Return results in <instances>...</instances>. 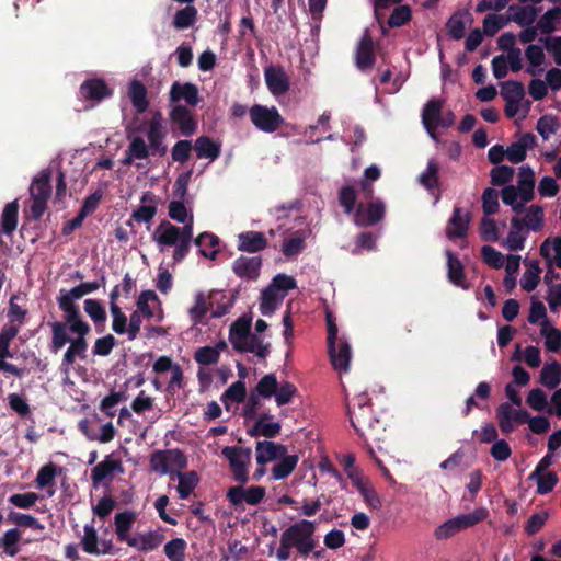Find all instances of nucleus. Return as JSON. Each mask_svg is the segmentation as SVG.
Returning <instances> with one entry per match:
<instances>
[{
    "mask_svg": "<svg viewBox=\"0 0 561 561\" xmlns=\"http://www.w3.org/2000/svg\"><path fill=\"white\" fill-rule=\"evenodd\" d=\"M561 20V8L549 9L537 22V27L542 34H550L556 31V23Z\"/></svg>",
    "mask_w": 561,
    "mask_h": 561,
    "instance_id": "5fc2aeb1",
    "label": "nucleus"
},
{
    "mask_svg": "<svg viewBox=\"0 0 561 561\" xmlns=\"http://www.w3.org/2000/svg\"><path fill=\"white\" fill-rule=\"evenodd\" d=\"M84 311L95 324L96 331L102 332L106 322V311L102 304L96 299H85L83 305Z\"/></svg>",
    "mask_w": 561,
    "mask_h": 561,
    "instance_id": "58836bf2",
    "label": "nucleus"
},
{
    "mask_svg": "<svg viewBox=\"0 0 561 561\" xmlns=\"http://www.w3.org/2000/svg\"><path fill=\"white\" fill-rule=\"evenodd\" d=\"M261 265L260 257L240 256L233 262L232 270L241 278L256 279L260 275Z\"/></svg>",
    "mask_w": 561,
    "mask_h": 561,
    "instance_id": "c756f323",
    "label": "nucleus"
},
{
    "mask_svg": "<svg viewBox=\"0 0 561 561\" xmlns=\"http://www.w3.org/2000/svg\"><path fill=\"white\" fill-rule=\"evenodd\" d=\"M150 467L154 472L167 474L172 468L183 470L187 467V458L184 453L178 448L154 450L150 455Z\"/></svg>",
    "mask_w": 561,
    "mask_h": 561,
    "instance_id": "6e6552de",
    "label": "nucleus"
},
{
    "mask_svg": "<svg viewBox=\"0 0 561 561\" xmlns=\"http://www.w3.org/2000/svg\"><path fill=\"white\" fill-rule=\"evenodd\" d=\"M221 455L229 461L232 478L240 484L249 481L248 467L251 462L252 450L248 447L226 446Z\"/></svg>",
    "mask_w": 561,
    "mask_h": 561,
    "instance_id": "423d86ee",
    "label": "nucleus"
},
{
    "mask_svg": "<svg viewBox=\"0 0 561 561\" xmlns=\"http://www.w3.org/2000/svg\"><path fill=\"white\" fill-rule=\"evenodd\" d=\"M508 22L503 15L490 13L483 19V31L482 33L486 36H494L502 27Z\"/></svg>",
    "mask_w": 561,
    "mask_h": 561,
    "instance_id": "774afa93",
    "label": "nucleus"
},
{
    "mask_svg": "<svg viewBox=\"0 0 561 561\" xmlns=\"http://www.w3.org/2000/svg\"><path fill=\"white\" fill-rule=\"evenodd\" d=\"M179 479L178 493L180 499H187L194 489L197 486L199 482V478L196 471H187L181 472V470L176 473Z\"/></svg>",
    "mask_w": 561,
    "mask_h": 561,
    "instance_id": "c03bdc74",
    "label": "nucleus"
},
{
    "mask_svg": "<svg viewBox=\"0 0 561 561\" xmlns=\"http://www.w3.org/2000/svg\"><path fill=\"white\" fill-rule=\"evenodd\" d=\"M66 323L69 324V330L71 333L78 334L77 339L70 341V346L64 354L62 366H66L68 368L70 365L75 363L76 357H85V352L88 348L85 335L90 333L91 328L89 323L85 322L82 318H77L75 320H66Z\"/></svg>",
    "mask_w": 561,
    "mask_h": 561,
    "instance_id": "39448f33",
    "label": "nucleus"
},
{
    "mask_svg": "<svg viewBox=\"0 0 561 561\" xmlns=\"http://www.w3.org/2000/svg\"><path fill=\"white\" fill-rule=\"evenodd\" d=\"M251 329V321L244 317L236 320L229 330V340L232 344V341H241L243 339L249 337Z\"/></svg>",
    "mask_w": 561,
    "mask_h": 561,
    "instance_id": "69168bd1",
    "label": "nucleus"
},
{
    "mask_svg": "<svg viewBox=\"0 0 561 561\" xmlns=\"http://www.w3.org/2000/svg\"><path fill=\"white\" fill-rule=\"evenodd\" d=\"M251 123L261 131L266 134L275 133L285 123L283 116L275 106L267 107L262 104H254L249 108Z\"/></svg>",
    "mask_w": 561,
    "mask_h": 561,
    "instance_id": "0eeeda50",
    "label": "nucleus"
},
{
    "mask_svg": "<svg viewBox=\"0 0 561 561\" xmlns=\"http://www.w3.org/2000/svg\"><path fill=\"white\" fill-rule=\"evenodd\" d=\"M247 397V388L245 383L241 380H238L230 385L228 389L221 394V401L228 409L227 401L230 400L236 403H241L245 400Z\"/></svg>",
    "mask_w": 561,
    "mask_h": 561,
    "instance_id": "13d9d810",
    "label": "nucleus"
},
{
    "mask_svg": "<svg viewBox=\"0 0 561 561\" xmlns=\"http://www.w3.org/2000/svg\"><path fill=\"white\" fill-rule=\"evenodd\" d=\"M443 104V100L432 99L424 105L422 111V123L426 131L433 138H435V130L437 129V123L440 118Z\"/></svg>",
    "mask_w": 561,
    "mask_h": 561,
    "instance_id": "a878e982",
    "label": "nucleus"
},
{
    "mask_svg": "<svg viewBox=\"0 0 561 561\" xmlns=\"http://www.w3.org/2000/svg\"><path fill=\"white\" fill-rule=\"evenodd\" d=\"M278 381L274 374H267L263 376L255 387V394L264 399H270L275 396L277 390Z\"/></svg>",
    "mask_w": 561,
    "mask_h": 561,
    "instance_id": "4d7b16f0",
    "label": "nucleus"
},
{
    "mask_svg": "<svg viewBox=\"0 0 561 561\" xmlns=\"http://www.w3.org/2000/svg\"><path fill=\"white\" fill-rule=\"evenodd\" d=\"M162 116L158 112L148 123L147 137L149 141V149L152 156L158 154L162 157L167 153L168 148L163 144L165 138V133L162 128Z\"/></svg>",
    "mask_w": 561,
    "mask_h": 561,
    "instance_id": "2eb2a0df",
    "label": "nucleus"
},
{
    "mask_svg": "<svg viewBox=\"0 0 561 561\" xmlns=\"http://www.w3.org/2000/svg\"><path fill=\"white\" fill-rule=\"evenodd\" d=\"M128 95L136 112L141 114L148 110L149 101L147 98V88L139 80H134L129 84Z\"/></svg>",
    "mask_w": 561,
    "mask_h": 561,
    "instance_id": "e433bc0d",
    "label": "nucleus"
},
{
    "mask_svg": "<svg viewBox=\"0 0 561 561\" xmlns=\"http://www.w3.org/2000/svg\"><path fill=\"white\" fill-rule=\"evenodd\" d=\"M21 530L19 528L8 529L0 538V548L8 557H15L20 552L19 542L21 540Z\"/></svg>",
    "mask_w": 561,
    "mask_h": 561,
    "instance_id": "79ce46f5",
    "label": "nucleus"
},
{
    "mask_svg": "<svg viewBox=\"0 0 561 561\" xmlns=\"http://www.w3.org/2000/svg\"><path fill=\"white\" fill-rule=\"evenodd\" d=\"M447 257V278L448 280L462 289H468L469 284L466 280L465 267L458 256L450 250L446 251Z\"/></svg>",
    "mask_w": 561,
    "mask_h": 561,
    "instance_id": "393cba45",
    "label": "nucleus"
},
{
    "mask_svg": "<svg viewBox=\"0 0 561 561\" xmlns=\"http://www.w3.org/2000/svg\"><path fill=\"white\" fill-rule=\"evenodd\" d=\"M100 287L101 283L99 282H87L75 286L69 291L60 290V295L56 299L59 309L64 312L65 320L82 318L79 306L76 305L75 300L98 290Z\"/></svg>",
    "mask_w": 561,
    "mask_h": 561,
    "instance_id": "20e7f679",
    "label": "nucleus"
},
{
    "mask_svg": "<svg viewBox=\"0 0 561 561\" xmlns=\"http://www.w3.org/2000/svg\"><path fill=\"white\" fill-rule=\"evenodd\" d=\"M280 461L275 463L272 469L274 480L286 479L296 468L299 457L297 455H285L279 458Z\"/></svg>",
    "mask_w": 561,
    "mask_h": 561,
    "instance_id": "de8ad7c7",
    "label": "nucleus"
},
{
    "mask_svg": "<svg viewBox=\"0 0 561 561\" xmlns=\"http://www.w3.org/2000/svg\"><path fill=\"white\" fill-rule=\"evenodd\" d=\"M284 294L279 295L273 287L267 286L262 290L260 311L263 316H271L283 300Z\"/></svg>",
    "mask_w": 561,
    "mask_h": 561,
    "instance_id": "37998d69",
    "label": "nucleus"
},
{
    "mask_svg": "<svg viewBox=\"0 0 561 561\" xmlns=\"http://www.w3.org/2000/svg\"><path fill=\"white\" fill-rule=\"evenodd\" d=\"M114 471H123V465L121 459L113 458L112 455H107L104 460L99 462L91 472V479L94 484L101 483Z\"/></svg>",
    "mask_w": 561,
    "mask_h": 561,
    "instance_id": "7c9ffc66",
    "label": "nucleus"
},
{
    "mask_svg": "<svg viewBox=\"0 0 561 561\" xmlns=\"http://www.w3.org/2000/svg\"><path fill=\"white\" fill-rule=\"evenodd\" d=\"M541 334L546 337L545 345L550 352H559L561 350V331L556 328L549 329V321L543 320L541 323Z\"/></svg>",
    "mask_w": 561,
    "mask_h": 561,
    "instance_id": "6e6d98bb",
    "label": "nucleus"
},
{
    "mask_svg": "<svg viewBox=\"0 0 561 561\" xmlns=\"http://www.w3.org/2000/svg\"><path fill=\"white\" fill-rule=\"evenodd\" d=\"M180 227L172 225L168 220H162L151 238L162 250L164 247L175 245L180 240Z\"/></svg>",
    "mask_w": 561,
    "mask_h": 561,
    "instance_id": "5701e85b",
    "label": "nucleus"
},
{
    "mask_svg": "<svg viewBox=\"0 0 561 561\" xmlns=\"http://www.w3.org/2000/svg\"><path fill=\"white\" fill-rule=\"evenodd\" d=\"M438 164L430 160L426 170L419 178L420 183L428 191L438 187Z\"/></svg>",
    "mask_w": 561,
    "mask_h": 561,
    "instance_id": "e2e57ef3",
    "label": "nucleus"
},
{
    "mask_svg": "<svg viewBox=\"0 0 561 561\" xmlns=\"http://www.w3.org/2000/svg\"><path fill=\"white\" fill-rule=\"evenodd\" d=\"M142 127L138 126L135 129L126 128L127 139L129 140V145L125 150V156L121 160L123 165H131L134 160H144L147 159L151 153L149 146L146 144L142 137L134 136V131H141Z\"/></svg>",
    "mask_w": 561,
    "mask_h": 561,
    "instance_id": "f8f14e48",
    "label": "nucleus"
},
{
    "mask_svg": "<svg viewBox=\"0 0 561 561\" xmlns=\"http://www.w3.org/2000/svg\"><path fill=\"white\" fill-rule=\"evenodd\" d=\"M169 99L171 103H178L183 100L190 106H196L201 101L198 89L194 83H181L179 81L173 82L171 85Z\"/></svg>",
    "mask_w": 561,
    "mask_h": 561,
    "instance_id": "aec40b11",
    "label": "nucleus"
},
{
    "mask_svg": "<svg viewBox=\"0 0 561 561\" xmlns=\"http://www.w3.org/2000/svg\"><path fill=\"white\" fill-rule=\"evenodd\" d=\"M282 424L279 422H255L254 425L248 430L251 437L263 436L265 438H275L280 434Z\"/></svg>",
    "mask_w": 561,
    "mask_h": 561,
    "instance_id": "8fccbe9b",
    "label": "nucleus"
},
{
    "mask_svg": "<svg viewBox=\"0 0 561 561\" xmlns=\"http://www.w3.org/2000/svg\"><path fill=\"white\" fill-rule=\"evenodd\" d=\"M330 362L335 370L347 371L352 357V351L346 340H339L333 348H328Z\"/></svg>",
    "mask_w": 561,
    "mask_h": 561,
    "instance_id": "4be33fe9",
    "label": "nucleus"
},
{
    "mask_svg": "<svg viewBox=\"0 0 561 561\" xmlns=\"http://www.w3.org/2000/svg\"><path fill=\"white\" fill-rule=\"evenodd\" d=\"M208 299L211 308V318H221L232 308L234 296L228 298L221 290H210Z\"/></svg>",
    "mask_w": 561,
    "mask_h": 561,
    "instance_id": "72a5a7b5",
    "label": "nucleus"
},
{
    "mask_svg": "<svg viewBox=\"0 0 561 561\" xmlns=\"http://www.w3.org/2000/svg\"><path fill=\"white\" fill-rule=\"evenodd\" d=\"M264 77L266 85L274 96H280L288 92L289 79L282 67H266Z\"/></svg>",
    "mask_w": 561,
    "mask_h": 561,
    "instance_id": "a211bd4d",
    "label": "nucleus"
},
{
    "mask_svg": "<svg viewBox=\"0 0 561 561\" xmlns=\"http://www.w3.org/2000/svg\"><path fill=\"white\" fill-rule=\"evenodd\" d=\"M241 485L231 486L226 493V497L233 507H239L243 503L249 505H257L262 502L265 496V488L260 485H252L249 489H244Z\"/></svg>",
    "mask_w": 561,
    "mask_h": 561,
    "instance_id": "9d476101",
    "label": "nucleus"
},
{
    "mask_svg": "<svg viewBox=\"0 0 561 561\" xmlns=\"http://www.w3.org/2000/svg\"><path fill=\"white\" fill-rule=\"evenodd\" d=\"M18 333L19 327L12 324H4L0 330V370L22 378L27 373L26 368H20L5 360V358L13 357V354L10 352V345Z\"/></svg>",
    "mask_w": 561,
    "mask_h": 561,
    "instance_id": "1a4fd4ad",
    "label": "nucleus"
},
{
    "mask_svg": "<svg viewBox=\"0 0 561 561\" xmlns=\"http://www.w3.org/2000/svg\"><path fill=\"white\" fill-rule=\"evenodd\" d=\"M18 215H19V203L18 201H12L8 203L1 215V231L10 236L16 229L18 225Z\"/></svg>",
    "mask_w": 561,
    "mask_h": 561,
    "instance_id": "ea45409f",
    "label": "nucleus"
},
{
    "mask_svg": "<svg viewBox=\"0 0 561 561\" xmlns=\"http://www.w3.org/2000/svg\"><path fill=\"white\" fill-rule=\"evenodd\" d=\"M470 222V214L459 207H455L448 221L446 234L449 239L463 238L467 236Z\"/></svg>",
    "mask_w": 561,
    "mask_h": 561,
    "instance_id": "b1692460",
    "label": "nucleus"
},
{
    "mask_svg": "<svg viewBox=\"0 0 561 561\" xmlns=\"http://www.w3.org/2000/svg\"><path fill=\"white\" fill-rule=\"evenodd\" d=\"M79 92L82 99L93 103H100L113 94V90L108 84L103 79L98 78L83 81Z\"/></svg>",
    "mask_w": 561,
    "mask_h": 561,
    "instance_id": "f3484780",
    "label": "nucleus"
},
{
    "mask_svg": "<svg viewBox=\"0 0 561 561\" xmlns=\"http://www.w3.org/2000/svg\"><path fill=\"white\" fill-rule=\"evenodd\" d=\"M535 173L529 165H523L518 173V187L520 199L528 203L534 198Z\"/></svg>",
    "mask_w": 561,
    "mask_h": 561,
    "instance_id": "f704fd0d",
    "label": "nucleus"
},
{
    "mask_svg": "<svg viewBox=\"0 0 561 561\" xmlns=\"http://www.w3.org/2000/svg\"><path fill=\"white\" fill-rule=\"evenodd\" d=\"M62 468L58 467L54 462H48L43 466L36 476L35 483L38 489L49 488L47 490V496L51 497L55 494V490L53 489L55 478L60 474Z\"/></svg>",
    "mask_w": 561,
    "mask_h": 561,
    "instance_id": "473e14b6",
    "label": "nucleus"
},
{
    "mask_svg": "<svg viewBox=\"0 0 561 561\" xmlns=\"http://www.w3.org/2000/svg\"><path fill=\"white\" fill-rule=\"evenodd\" d=\"M51 170H42L30 185V207L27 211L28 218L39 220L47 210V203L51 196Z\"/></svg>",
    "mask_w": 561,
    "mask_h": 561,
    "instance_id": "f257e3e1",
    "label": "nucleus"
},
{
    "mask_svg": "<svg viewBox=\"0 0 561 561\" xmlns=\"http://www.w3.org/2000/svg\"><path fill=\"white\" fill-rule=\"evenodd\" d=\"M19 294H13L9 301V308L7 317L9 319L8 324L16 325L20 328L25 322L27 310L23 309L15 301L19 299Z\"/></svg>",
    "mask_w": 561,
    "mask_h": 561,
    "instance_id": "680f3d73",
    "label": "nucleus"
},
{
    "mask_svg": "<svg viewBox=\"0 0 561 561\" xmlns=\"http://www.w3.org/2000/svg\"><path fill=\"white\" fill-rule=\"evenodd\" d=\"M220 144L215 142L208 136H201L195 140L194 149L198 159L216 160L221 152Z\"/></svg>",
    "mask_w": 561,
    "mask_h": 561,
    "instance_id": "c9c22d12",
    "label": "nucleus"
},
{
    "mask_svg": "<svg viewBox=\"0 0 561 561\" xmlns=\"http://www.w3.org/2000/svg\"><path fill=\"white\" fill-rule=\"evenodd\" d=\"M67 324L68 323H66V321L65 322L56 321L50 324L51 333H53L50 350L53 353H57L68 342L71 341V339L67 335V332H66Z\"/></svg>",
    "mask_w": 561,
    "mask_h": 561,
    "instance_id": "864d4df0",
    "label": "nucleus"
},
{
    "mask_svg": "<svg viewBox=\"0 0 561 561\" xmlns=\"http://www.w3.org/2000/svg\"><path fill=\"white\" fill-rule=\"evenodd\" d=\"M170 121L183 136H192L197 130V121L193 113L184 105L176 104L170 111Z\"/></svg>",
    "mask_w": 561,
    "mask_h": 561,
    "instance_id": "dca6fc26",
    "label": "nucleus"
},
{
    "mask_svg": "<svg viewBox=\"0 0 561 561\" xmlns=\"http://www.w3.org/2000/svg\"><path fill=\"white\" fill-rule=\"evenodd\" d=\"M141 205L131 214V219L138 224H149L157 214V196L152 192H145L140 198Z\"/></svg>",
    "mask_w": 561,
    "mask_h": 561,
    "instance_id": "bb28decb",
    "label": "nucleus"
},
{
    "mask_svg": "<svg viewBox=\"0 0 561 561\" xmlns=\"http://www.w3.org/2000/svg\"><path fill=\"white\" fill-rule=\"evenodd\" d=\"M539 381L549 389L557 388L561 382V365L557 360L545 364L540 371Z\"/></svg>",
    "mask_w": 561,
    "mask_h": 561,
    "instance_id": "a19ab883",
    "label": "nucleus"
},
{
    "mask_svg": "<svg viewBox=\"0 0 561 561\" xmlns=\"http://www.w3.org/2000/svg\"><path fill=\"white\" fill-rule=\"evenodd\" d=\"M164 539L165 536L162 529L158 528L147 533H137L130 537L126 545L139 552H148L158 549Z\"/></svg>",
    "mask_w": 561,
    "mask_h": 561,
    "instance_id": "4468645a",
    "label": "nucleus"
},
{
    "mask_svg": "<svg viewBox=\"0 0 561 561\" xmlns=\"http://www.w3.org/2000/svg\"><path fill=\"white\" fill-rule=\"evenodd\" d=\"M350 422L354 430L362 437L369 435L374 440H380V435L385 432V424L377 419L371 410L367 408H348Z\"/></svg>",
    "mask_w": 561,
    "mask_h": 561,
    "instance_id": "7ed1b4c3",
    "label": "nucleus"
},
{
    "mask_svg": "<svg viewBox=\"0 0 561 561\" xmlns=\"http://www.w3.org/2000/svg\"><path fill=\"white\" fill-rule=\"evenodd\" d=\"M210 309L208 296L203 291L195 295L194 305L188 309L190 319L194 324L203 322L204 317Z\"/></svg>",
    "mask_w": 561,
    "mask_h": 561,
    "instance_id": "49530a36",
    "label": "nucleus"
},
{
    "mask_svg": "<svg viewBox=\"0 0 561 561\" xmlns=\"http://www.w3.org/2000/svg\"><path fill=\"white\" fill-rule=\"evenodd\" d=\"M287 454V447L272 440H259L255 446V459L259 466L279 459Z\"/></svg>",
    "mask_w": 561,
    "mask_h": 561,
    "instance_id": "412c9836",
    "label": "nucleus"
},
{
    "mask_svg": "<svg viewBox=\"0 0 561 561\" xmlns=\"http://www.w3.org/2000/svg\"><path fill=\"white\" fill-rule=\"evenodd\" d=\"M463 16L470 18V13L468 11H456L446 23L448 34L456 41L465 36L466 22Z\"/></svg>",
    "mask_w": 561,
    "mask_h": 561,
    "instance_id": "09e8293b",
    "label": "nucleus"
},
{
    "mask_svg": "<svg viewBox=\"0 0 561 561\" xmlns=\"http://www.w3.org/2000/svg\"><path fill=\"white\" fill-rule=\"evenodd\" d=\"M194 243L199 248V255L215 260L218 254L216 249L219 244V238L211 232H203L195 240Z\"/></svg>",
    "mask_w": 561,
    "mask_h": 561,
    "instance_id": "4c0bfd02",
    "label": "nucleus"
},
{
    "mask_svg": "<svg viewBox=\"0 0 561 561\" xmlns=\"http://www.w3.org/2000/svg\"><path fill=\"white\" fill-rule=\"evenodd\" d=\"M186 546L183 538H173L164 545V553L171 561H184Z\"/></svg>",
    "mask_w": 561,
    "mask_h": 561,
    "instance_id": "bf43d9fd",
    "label": "nucleus"
},
{
    "mask_svg": "<svg viewBox=\"0 0 561 561\" xmlns=\"http://www.w3.org/2000/svg\"><path fill=\"white\" fill-rule=\"evenodd\" d=\"M314 530L316 526L313 522L302 519L285 529L282 537L290 545V547H295L313 537Z\"/></svg>",
    "mask_w": 561,
    "mask_h": 561,
    "instance_id": "6ab92c4d",
    "label": "nucleus"
},
{
    "mask_svg": "<svg viewBox=\"0 0 561 561\" xmlns=\"http://www.w3.org/2000/svg\"><path fill=\"white\" fill-rule=\"evenodd\" d=\"M137 517L138 514L135 511L129 510L119 512L115 515L114 525L118 541L126 543L130 537H133L129 533L137 520Z\"/></svg>",
    "mask_w": 561,
    "mask_h": 561,
    "instance_id": "cd10ccee",
    "label": "nucleus"
},
{
    "mask_svg": "<svg viewBox=\"0 0 561 561\" xmlns=\"http://www.w3.org/2000/svg\"><path fill=\"white\" fill-rule=\"evenodd\" d=\"M238 250L242 252L255 253L267 247V239L263 232L245 231L238 236Z\"/></svg>",
    "mask_w": 561,
    "mask_h": 561,
    "instance_id": "c85d7f7f",
    "label": "nucleus"
},
{
    "mask_svg": "<svg viewBox=\"0 0 561 561\" xmlns=\"http://www.w3.org/2000/svg\"><path fill=\"white\" fill-rule=\"evenodd\" d=\"M98 531L93 525L84 526V535L81 539L82 549L90 554H101L100 548L98 547Z\"/></svg>",
    "mask_w": 561,
    "mask_h": 561,
    "instance_id": "0e129e2a",
    "label": "nucleus"
},
{
    "mask_svg": "<svg viewBox=\"0 0 561 561\" xmlns=\"http://www.w3.org/2000/svg\"><path fill=\"white\" fill-rule=\"evenodd\" d=\"M501 96L505 102H520L525 96V89L522 82L508 80L501 84Z\"/></svg>",
    "mask_w": 561,
    "mask_h": 561,
    "instance_id": "603ef678",
    "label": "nucleus"
},
{
    "mask_svg": "<svg viewBox=\"0 0 561 561\" xmlns=\"http://www.w3.org/2000/svg\"><path fill=\"white\" fill-rule=\"evenodd\" d=\"M196 16V8L193 5H187L175 13L173 19V25L178 30L187 28L194 24Z\"/></svg>",
    "mask_w": 561,
    "mask_h": 561,
    "instance_id": "052dcab7",
    "label": "nucleus"
},
{
    "mask_svg": "<svg viewBox=\"0 0 561 561\" xmlns=\"http://www.w3.org/2000/svg\"><path fill=\"white\" fill-rule=\"evenodd\" d=\"M512 10H516V13L507 15L506 21H514L522 27L533 25L538 16V13L540 12V8L533 5L520 7L517 4H512L508 8V13H511Z\"/></svg>",
    "mask_w": 561,
    "mask_h": 561,
    "instance_id": "2f4dec72",
    "label": "nucleus"
},
{
    "mask_svg": "<svg viewBox=\"0 0 561 561\" xmlns=\"http://www.w3.org/2000/svg\"><path fill=\"white\" fill-rule=\"evenodd\" d=\"M7 520L9 523H12L14 524L16 527L15 528H19L20 527H24V528H32L34 530H44V525L42 523H39V520L37 518H35L34 516L30 515V514H25V513H21V512H18V511H9L8 515H7Z\"/></svg>",
    "mask_w": 561,
    "mask_h": 561,
    "instance_id": "a18cd8bd",
    "label": "nucleus"
},
{
    "mask_svg": "<svg viewBox=\"0 0 561 561\" xmlns=\"http://www.w3.org/2000/svg\"><path fill=\"white\" fill-rule=\"evenodd\" d=\"M376 62L375 44L368 28L365 30L355 51V65L360 71L370 70Z\"/></svg>",
    "mask_w": 561,
    "mask_h": 561,
    "instance_id": "ddd939ff",
    "label": "nucleus"
},
{
    "mask_svg": "<svg viewBox=\"0 0 561 561\" xmlns=\"http://www.w3.org/2000/svg\"><path fill=\"white\" fill-rule=\"evenodd\" d=\"M559 126L560 124L556 116L545 115L538 119L536 129L539 135L547 140L552 134L557 133Z\"/></svg>",
    "mask_w": 561,
    "mask_h": 561,
    "instance_id": "338daca9",
    "label": "nucleus"
},
{
    "mask_svg": "<svg viewBox=\"0 0 561 561\" xmlns=\"http://www.w3.org/2000/svg\"><path fill=\"white\" fill-rule=\"evenodd\" d=\"M528 479L537 482L536 492L539 495L551 492L559 481L558 474L554 471L543 472L535 477L534 473H530Z\"/></svg>",
    "mask_w": 561,
    "mask_h": 561,
    "instance_id": "3c124183",
    "label": "nucleus"
},
{
    "mask_svg": "<svg viewBox=\"0 0 561 561\" xmlns=\"http://www.w3.org/2000/svg\"><path fill=\"white\" fill-rule=\"evenodd\" d=\"M486 516L488 511L483 507L476 508L469 514H460L436 527L434 530V536L437 540L449 539L460 531L473 527L474 525L484 520Z\"/></svg>",
    "mask_w": 561,
    "mask_h": 561,
    "instance_id": "f03ea898",
    "label": "nucleus"
},
{
    "mask_svg": "<svg viewBox=\"0 0 561 561\" xmlns=\"http://www.w3.org/2000/svg\"><path fill=\"white\" fill-rule=\"evenodd\" d=\"M386 206L381 199L369 202L366 206L359 204L354 213V222L358 227L374 226L385 218Z\"/></svg>",
    "mask_w": 561,
    "mask_h": 561,
    "instance_id": "9b49d317",
    "label": "nucleus"
}]
</instances>
